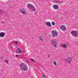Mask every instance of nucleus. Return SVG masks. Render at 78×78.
<instances>
[{
	"mask_svg": "<svg viewBox=\"0 0 78 78\" xmlns=\"http://www.w3.org/2000/svg\"><path fill=\"white\" fill-rule=\"evenodd\" d=\"M20 67L23 71H27L28 70V68L26 66V65L24 63H22L20 65Z\"/></svg>",
	"mask_w": 78,
	"mask_h": 78,
	"instance_id": "obj_1",
	"label": "nucleus"
},
{
	"mask_svg": "<svg viewBox=\"0 0 78 78\" xmlns=\"http://www.w3.org/2000/svg\"><path fill=\"white\" fill-rule=\"evenodd\" d=\"M27 60V62H28V63H30V62H29V61H28V60Z\"/></svg>",
	"mask_w": 78,
	"mask_h": 78,
	"instance_id": "obj_22",
	"label": "nucleus"
},
{
	"mask_svg": "<svg viewBox=\"0 0 78 78\" xmlns=\"http://www.w3.org/2000/svg\"><path fill=\"white\" fill-rule=\"evenodd\" d=\"M51 23H52V25L53 26L55 25V22H51Z\"/></svg>",
	"mask_w": 78,
	"mask_h": 78,
	"instance_id": "obj_17",
	"label": "nucleus"
},
{
	"mask_svg": "<svg viewBox=\"0 0 78 78\" xmlns=\"http://www.w3.org/2000/svg\"><path fill=\"white\" fill-rule=\"evenodd\" d=\"M1 58H2V59H3V57L2 56L1 57Z\"/></svg>",
	"mask_w": 78,
	"mask_h": 78,
	"instance_id": "obj_27",
	"label": "nucleus"
},
{
	"mask_svg": "<svg viewBox=\"0 0 78 78\" xmlns=\"http://www.w3.org/2000/svg\"><path fill=\"white\" fill-rule=\"evenodd\" d=\"M46 25L49 27H51V24L49 22H46Z\"/></svg>",
	"mask_w": 78,
	"mask_h": 78,
	"instance_id": "obj_8",
	"label": "nucleus"
},
{
	"mask_svg": "<svg viewBox=\"0 0 78 78\" xmlns=\"http://www.w3.org/2000/svg\"><path fill=\"white\" fill-rule=\"evenodd\" d=\"M17 50H18L16 51V52H18V53H20V52L21 51V49H20L19 48H18L17 49Z\"/></svg>",
	"mask_w": 78,
	"mask_h": 78,
	"instance_id": "obj_13",
	"label": "nucleus"
},
{
	"mask_svg": "<svg viewBox=\"0 0 78 78\" xmlns=\"http://www.w3.org/2000/svg\"><path fill=\"white\" fill-rule=\"evenodd\" d=\"M33 6L32 5H31L30 4H29L27 5V7H31V6Z\"/></svg>",
	"mask_w": 78,
	"mask_h": 78,
	"instance_id": "obj_15",
	"label": "nucleus"
},
{
	"mask_svg": "<svg viewBox=\"0 0 78 78\" xmlns=\"http://www.w3.org/2000/svg\"><path fill=\"white\" fill-rule=\"evenodd\" d=\"M61 2V1L55 0L53 2L54 3H59Z\"/></svg>",
	"mask_w": 78,
	"mask_h": 78,
	"instance_id": "obj_12",
	"label": "nucleus"
},
{
	"mask_svg": "<svg viewBox=\"0 0 78 78\" xmlns=\"http://www.w3.org/2000/svg\"><path fill=\"white\" fill-rule=\"evenodd\" d=\"M78 33L75 30H73L71 32V34L73 37H78Z\"/></svg>",
	"mask_w": 78,
	"mask_h": 78,
	"instance_id": "obj_3",
	"label": "nucleus"
},
{
	"mask_svg": "<svg viewBox=\"0 0 78 78\" xmlns=\"http://www.w3.org/2000/svg\"><path fill=\"white\" fill-rule=\"evenodd\" d=\"M31 8L30 9V11H34L35 9L34 8V7H33V6L32 5L31 7H30Z\"/></svg>",
	"mask_w": 78,
	"mask_h": 78,
	"instance_id": "obj_10",
	"label": "nucleus"
},
{
	"mask_svg": "<svg viewBox=\"0 0 78 78\" xmlns=\"http://www.w3.org/2000/svg\"><path fill=\"white\" fill-rule=\"evenodd\" d=\"M72 59L71 58H69L68 59V62H72Z\"/></svg>",
	"mask_w": 78,
	"mask_h": 78,
	"instance_id": "obj_11",
	"label": "nucleus"
},
{
	"mask_svg": "<svg viewBox=\"0 0 78 78\" xmlns=\"http://www.w3.org/2000/svg\"><path fill=\"white\" fill-rule=\"evenodd\" d=\"M3 12V10L2 9L0 10V13Z\"/></svg>",
	"mask_w": 78,
	"mask_h": 78,
	"instance_id": "obj_20",
	"label": "nucleus"
},
{
	"mask_svg": "<svg viewBox=\"0 0 78 78\" xmlns=\"http://www.w3.org/2000/svg\"><path fill=\"white\" fill-rule=\"evenodd\" d=\"M51 44H52L53 46L56 48L57 47V45L58 44L57 43V41H56L55 39L52 40L51 41Z\"/></svg>",
	"mask_w": 78,
	"mask_h": 78,
	"instance_id": "obj_2",
	"label": "nucleus"
},
{
	"mask_svg": "<svg viewBox=\"0 0 78 78\" xmlns=\"http://www.w3.org/2000/svg\"><path fill=\"white\" fill-rule=\"evenodd\" d=\"M42 37L41 36L40 37V39L41 40V41H43V39H42Z\"/></svg>",
	"mask_w": 78,
	"mask_h": 78,
	"instance_id": "obj_16",
	"label": "nucleus"
},
{
	"mask_svg": "<svg viewBox=\"0 0 78 78\" xmlns=\"http://www.w3.org/2000/svg\"><path fill=\"white\" fill-rule=\"evenodd\" d=\"M4 36H5V34L3 32H1L0 33V37H3Z\"/></svg>",
	"mask_w": 78,
	"mask_h": 78,
	"instance_id": "obj_7",
	"label": "nucleus"
},
{
	"mask_svg": "<svg viewBox=\"0 0 78 78\" xmlns=\"http://www.w3.org/2000/svg\"><path fill=\"white\" fill-rule=\"evenodd\" d=\"M53 8L54 9H58L59 8H58V6L56 5H54L53 6Z\"/></svg>",
	"mask_w": 78,
	"mask_h": 78,
	"instance_id": "obj_6",
	"label": "nucleus"
},
{
	"mask_svg": "<svg viewBox=\"0 0 78 78\" xmlns=\"http://www.w3.org/2000/svg\"><path fill=\"white\" fill-rule=\"evenodd\" d=\"M24 51H21L20 52V53H23Z\"/></svg>",
	"mask_w": 78,
	"mask_h": 78,
	"instance_id": "obj_24",
	"label": "nucleus"
},
{
	"mask_svg": "<svg viewBox=\"0 0 78 78\" xmlns=\"http://www.w3.org/2000/svg\"><path fill=\"white\" fill-rule=\"evenodd\" d=\"M52 36H54V37H56L58 35V32H56V31H52Z\"/></svg>",
	"mask_w": 78,
	"mask_h": 78,
	"instance_id": "obj_4",
	"label": "nucleus"
},
{
	"mask_svg": "<svg viewBox=\"0 0 78 78\" xmlns=\"http://www.w3.org/2000/svg\"><path fill=\"white\" fill-rule=\"evenodd\" d=\"M5 62H8V61L7 60H5Z\"/></svg>",
	"mask_w": 78,
	"mask_h": 78,
	"instance_id": "obj_26",
	"label": "nucleus"
},
{
	"mask_svg": "<svg viewBox=\"0 0 78 78\" xmlns=\"http://www.w3.org/2000/svg\"><path fill=\"white\" fill-rule=\"evenodd\" d=\"M14 43H15V44H18V42H17V41H15L14 42H13Z\"/></svg>",
	"mask_w": 78,
	"mask_h": 78,
	"instance_id": "obj_19",
	"label": "nucleus"
},
{
	"mask_svg": "<svg viewBox=\"0 0 78 78\" xmlns=\"http://www.w3.org/2000/svg\"><path fill=\"white\" fill-rule=\"evenodd\" d=\"M20 12L21 13H22V14H25L26 13L25 11L23 10V9H21Z\"/></svg>",
	"mask_w": 78,
	"mask_h": 78,
	"instance_id": "obj_9",
	"label": "nucleus"
},
{
	"mask_svg": "<svg viewBox=\"0 0 78 78\" xmlns=\"http://www.w3.org/2000/svg\"><path fill=\"white\" fill-rule=\"evenodd\" d=\"M2 23H3L4 22V21H2Z\"/></svg>",
	"mask_w": 78,
	"mask_h": 78,
	"instance_id": "obj_28",
	"label": "nucleus"
},
{
	"mask_svg": "<svg viewBox=\"0 0 78 78\" xmlns=\"http://www.w3.org/2000/svg\"><path fill=\"white\" fill-rule=\"evenodd\" d=\"M60 28L62 31H65L66 30V27L65 26L61 25L60 26Z\"/></svg>",
	"mask_w": 78,
	"mask_h": 78,
	"instance_id": "obj_5",
	"label": "nucleus"
},
{
	"mask_svg": "<svg viewBox=\"0 0 78 78\" xmlns=\"http://www.w3.org/2000/svg\"><path fill=\"white\" fill-rule=\"evenodd\" d=\"M62 46L64 48H66L67 47V45L66 44H62Z\"/></svg>",
	"mask_w": 78,
	"mask_h": 78,
	"instance_id": "obj_14",
	"label": "nucleus"
},
{
	"mask_svg": "<svg viewBox=\"0 0 78 78\" xmlns=\"http://www.w3.org/2000/svg\"><path fill=\"white\" fill-rule=\"evenodd\" d=\"M31 61H33V62H34V60H33V59H31Z\"/></svg>",
	"mask_w": 78,
	"mask_h": 78,
	"instance_id": "obj_21",
	"label": "nucleus"
},
{
	"mask_svg": "<svg viewBox=\"0 0 78 78\" xmlns=\"http://www.w3.org/2000/svg\"><path fill=\"white\" fill-rule=\"evenodd\" d=\"M43 77H44V78H46V77L45 76V75H43Z\"/></svg>",
	"mask_w": 78,
	"mask_h": 78,
	"instance_id": "obj_23",
	"label": "nucleus"
},
{
	"mask_svg": "<svg viewBox=\"0 0 78 78\" xmlns=\"http://www.w3.org/2000/svg\"><path fill=\"white\" fill-rule=\"evenodd\" d=\"M53 64H54V66H56V62H54Z\"/></svg>",
	"mask_w": 78,
	"mask_h": 78,
	"instance_id": "obj_18",
	"label": "nucleus"
},
{
	"mask_svg": "<svg viewBox=\"0 0 78 78\" xmlns=\"http://www.w3.org/2000/svg\"><path fill=\"white\" fill-rule=\"evenodd\" d=\"M19 55H16V57H18V56H19Z\"/></svg>",
	"mask_w": 78,
	"mask_h": 78,
	"instance_id": "obj_25",
	"label": "nucleus"
}]
</instances>
